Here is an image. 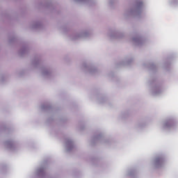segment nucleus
<instances>
[{
	"label": "nucleus",
	"mask_w": 178,
	"mask_h": 178,
	"mask_svg": "<svg viewBox=\"0 0 178 178\" xmlns=\"http://www.w3.org/2000/svg\"><path fill=\"white\" fill-rule=\"evenodd\" d=\"M162 163V159L159 158L156 159V163Z\"/></svg>",
	"instance_id": "f257e3e1"
}]
</instances>
